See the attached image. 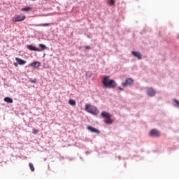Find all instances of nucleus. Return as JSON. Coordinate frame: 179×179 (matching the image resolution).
Listing matches in <instances>:
<instances>
[{
  "label": "nucleus",
  "instance_id": "obj_1",
  "mask_svg": "<svg viewBox=\"0 0 179 179\" xmlns=\"http://www.w3.org/2000/svg\"><path fill=\"white\" fill-rule=\"evenodd\" d=\"M102 83L106 88L114 89L117 87V83L113 79H110V76H106L102 79Z\"/></svg>",
  "mask_w": 179,
  "mask_h": 179
},
{
  "label": "nucleus",
  "instance_id": "obj_2",
  "mask_svg": "<svg viewBox=\"0 0 179 179\" xmlns=\"http://www.w3.org/2000/svg\"><path fill=\"white\" fill-rule=\"evenodd\" d=\"M85 110L94 115H98L99 113L97 108L92 106V105H85Z\"/></svg>",
  "mask_w": 179,
  "mask_h": 179
},
{
  "label": "nucleus",
  "instance_id": "obj_3",
  "mask_svg": "<svg viewBox=\"0 0 179 179\" xmlns=\"http://www.w3.org/2000/svg\"><path fill=\"white\" fill-rule=\"evenodd\" d=\"M101 117L106 118L105 120L106 124H111L113 122V119H111L112 116L110 114L108 113V112H101Z\"/></svg>",
  "mask_w": 179,
  "mask_h": 179
},
{
  "label": "nucleus",
  "instance_id": "obj_4",
  "mask_svg": "<svg viewBox=\"0 0 179 179\" xmlns=\"http://www.w3.org/2000/svg\"><path fill=\"white\" fill-rule=\"evenodd\" d=\"M26 19L25 15H16L12 18V21L14 22H22Z\"/></svg>",
  "mask_w": 179,
  "mask_h": 179
},
{
  "label": "nucleus",
  "instance_id": "obj_5",
  "mask_svg": "<svg viewBox=\"0 0 179 179\" xmlns=\"http://www.w3.org/2000/svg\"><path fill=\"white\" fill-rule=\"evenodd\" d=\"M134 84V80L131 78H128L126 79L124 83H122L123 87H126L127 85H131Z\"/></svg>",
  "mask_w": 179,
  "mask_h": 179
},
{
  "label": "nucleus",
  "instance_id": "obj_6",
  "mask_svg": "<svg viewBox=\"0 0 179 179\" xmlns=\"http://www.w3.org/2000/svg\"><path fill=\"white\" fill-rule=\"evenodd\" d=\"M150 135L153 137H159L161 136V133L159 130H155V129H153L151 130Z\"/></svg>",
  "mask_w": 179,
  "mask_h": 179
},
{
  "label": "nucleus",
  "instance_id": "obj_7",
  "mask_svg": "<svg viewBox=\"0 0 179 179\" xmlns=\"http://www.w3.org/2000/svg\"><path fill=\"white\" fill-rule=\"evenodd\" d=\"M27 48L29 50L35 51V52H41V49L34 46L33 45H27Z\"/></svg>",
  "mask_w": 179,
  "mask_h": 179
},
{
  "label": "nucleus",
  "instance_id": "obj_8",
  "mask_svg": "<svg viewBox=\"0 0 179 179\" xmlns=\"http://www.w3.org/2000/svg\"><path fill=\"white\" fill-rule=\"evenodd\" d=\"M147 94L150 96H154L156 94V91L153 88H148L147 90Z\"/></svg>",
  "mask_w": 179,
  "mask_h": 179
},
{
  "label": "nucleus",
  "instance_id": "obj_9",
  "mask_svg": "<svg viewBox=\"0 0 179 179\" xmlns=\"http://www.w3.org/2000/svg\"><path fill=\"white\" fill-rule=\"evenodd\" d=\"M87 129L92 133L100 134V130L95 129V127H92V126H87Z\"/></svg>",
  "mask_w": 179,
  "mask_h": 179
},
{
  "label": "nucleus",
  "instance_id": "obj_10",
  "mask_svg": "<svg viewBox=\"0 0 179 179\" xmlns=\"http://www.w3.org/2000/svg\"><path fill=\"white\" fill-rule=\"evenodd\" d=\"M131 54L133 55V56H134L135 57H137L138 59H142V55L140 52L138 51H132Z\"/></svg>",
  "mask_w": 179,
  "mask_h": 179
},
{
  "label": "nucleus",
  "instance_id": "obj_11",
  "mask_svg": "<svg viewBox=\"0 0 179 179\" xmlns=\"http://www.w3.org/2000/svg\"><path fill=\"white\" fill-rule=\"evenodd\" d=\"M15 61L18 63L19 65H24L27 63L26 61L19 57H15Z\"/></svg>",
  "mask_w": 179,
  "mask_h": 179
},
{
  "label": "nucleus",
  "instance_id": "obj_12",
  "mask_svg": "<svg viewBox=\"0 0 179 179\" xmlns=\"http://www.w3.org/2000/svg\"><path fill=\"white\" fill-rule=\"evenodd\" d=\"M41 66V63L39 62H34L31 64V66L33 68H38Z\"/></svg>",
  "mask_w": 179,
  "mask_h": 179
},
{
  "label": "nucleus",
  "instance_id": "obj_13",
  "mask_svg": "<svg viewBox=\"0 0 179 179\" xmlns=\"http://www.w3.org/2000/svg\"><path fill=\"white\" fill-rule=\"evenodd\" d=\"M52 25L51 23H41L35 24L36 27H50Z\"/></svg>",
  "mask_w": 179,
  "mask_h": 179
},
{
  "label": "nucleus",
  "instance_id": "obj_14",
  "mask_svg": "<svg viewBox=\"0 0 179 179\" xmlns=\"http://www.w3.org/2000/svg\"><path fill=\"white\" fill-rule=\"evenodd\" d=\"M3 101L6 103H13L12 98H8V96H6V98H4V99H3Z\"/></svg>",
  "mask_w": 179,
  "mask_h": 179
},
{
  "label": "nucleus",
  "instance_id": "obj_15",
  "mask_svg": "<svg viewBox=\"0 0 179 179\" xmlns=\"http://www.w3.org/2000/svg\"><path fill=\"white\" fill-rule=\"evenodd\" d=\"M69 104H70L71 106H76V101H75L74 99H69Z\"/></svg>",
  "mask_w": 179,
  "mask_h": 179
},
{
  "label": "nucleus",
  "instance_id": "obj_16",
  "mask_svg": "<svg viewBox=\"0 0 179 179\" xmlns=\"http://www.w3.org/2000/svg\"><path fill=\"white\" fill-rule=\"evenodd\" d=\"M31 10H32V8L31 7H24V8H22L21 9V10L23 11V12H28V11H30Z\"/></svg>",
  "mask_w": 179,
  "mask_h": 179
},
{
  "label": "nucleus",
  "instance_id": "obj_17",
  "mask_svg": "<svg viewBox=\"0 0 179 179\" xmlns=\"http://www.w3.org/2000/svg\"><path fill=\"white\" fill-rule=\"evenodd\" d=\"M29 168H30L31 171L34 172V171H35V168H34L33 164L29 163Z\"/></svg>",
  "mask_w": 179,
  "mask_h": 179
},
{
  "label": "nucleus",
  "instance_id": "obj_18",
  "mask_svg": "<svg viewBox=\"0 0 179 179\" xmlns=\"http://www.w3.org/2000/svg\"><path fill=\"white\" fill-rule=\"evenodd\" d=\"M108 3L110 6H115V0H109Z\"/></svg>",
  "mask_w": 179,
  "mask_h": 179
},
{
  "label": "nucleus",
  "instance_id": "obj_19",
  "mask_svg": "<svg viewBox=\"0 0 179 179\" xmlns=\"http://www.w3.org/2000/svg\"><path fill=\"white\" fill-rule=\"evenodd\" d=\"M39 47L43 49V50H46L47 49V46L45 45V44H42V43H40L39 44Z\"/></svg>",
  "mask_w": 179,
  "mask_h": 179
},
{
  "label": "nucleus",
  "instance_id": "obj_20",
  "mask_svg": "<svg viewBox=\"0 0 179 179\" xmlns=\"http://www.w3.org/2000/svg\"><path fill=\"white\" fill-rule=\"evenodd\" d=\"M39 130L38 129H33V134H38Z\"/></svg>",
  "mask_w": 179,
  "mask_h": 179
},
{
  "label": "nucleus",
  "instance_id": "obj_21",
  "mask_svg": "<svg viewBox=\"0 0 179 179\" xmlns=\"http://www.w3.org/2000/svg\"><path fill=\"white\" fill-rule=\"evenodd\" d=\"M174 102H175L176 104L177 105V107L179 108V101H178V99H174Z\"/></svg>",
  "mask_w": 179,
  "mask_h": 179
},
{
  "label": "nucleus",
  "instance_id": "obj_22",
  "mask_svg": "<svg viewBox=\"0 0 179 179\" xmlns=\"http://www.w3.org/2000/svg\"><path fill=\"white\" fill-rule=\"evenodd\" d=\"M85 48L86 50H90V49H91V47H90V45H85Z\"/></svg>",
  "mask_w": 179,
  "mask_h": 179
},
{
  "label": "nucleus",
  "instance_id": "obj_23",
  "mask_svg": "<svg viewBox=\"0 0 179 179\" xmlns=\"http://www.w3.org/2000/svg\"><path fill=\"white\" fill-rule=\"evenodd\" d=\"M118 90H120V91H123L124 89H123L122 87H118Z\"/></svg>",
  "mask_w": 179,
  "mask_h": 179
},
{
  "label": "nucleus",
  "instance_id": "obj_24",
  "mask_svg": "<svg viewBox=\"0 0 179 179\" xmlns=\"http://www.w3.org/2000/svg\"><path fill=\"white\" fill-rule=\"evenodd\" d=\"M14 66H15V67H17V66H18L17 63H14Z\"/></svg>",
  "mask_w": 179,
  "mask_h": 179
}]
</instances>
